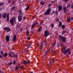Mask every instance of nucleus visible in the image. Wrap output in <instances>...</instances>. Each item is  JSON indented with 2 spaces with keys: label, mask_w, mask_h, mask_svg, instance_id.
Masks as SVG:
<instances>
[{
  "label": "nucleus",
  "mask_w": 73,
  "mask_h": 73,
  "mask_svg": "<svg viewBox=\"0 0 73 73\" xmlns=\"http://www.w3.org/2000/svg\"><path fill=\"white\" fill-rule=\"evenodd\" d=\"M12 64V62L9 63H8V66H10Z\"/></svg>",
  "instance_id": "nucleus-30"
},
{
  "label": "nucleus",
  "mask_w": 73,
  "mask_h": 73,
  "mask_svg": "<svg viewBox=\"0 0 73 73\" xmlns=\"http://www.w3.org/2000/svg\"><path fill=\"white\" fill-rule=\"evenodd\" d=\"M12 4H15V2L14 1H13L12 3Z\"/></svg>",
  "instance_id": "nucleus-43"
},
{
  "label": "nucleus",
  "mask_w": 73,
  "mask_h": 73,
  "mask_svg": "<svg viewBox=\"0 0 73 73\" xmlns=\"http://www.w3.org/2000/svg\"><path fill=\"white\" fill-rule=\"evenodd\" d=\"M28 31H29V30H27V31L26 34L27 35V36H28V35H29V32H28Z\"/></svg>",
  "instance_id": "nucleus-27"
},
{
  "label": "nucleus",
  "mask_w": 73,
  "mask_h": 73,
  "mask_svg": "<svg viewBox=\"0 0 73 73\" xmlns=\"http://www.w3.org/2000/svg\"><path fill=\"white\" fill-rule=\"evenodd\" d=\"M16 18L15 17H13L10 20V23L12 25V26H13L15 25L14 23H16Z\"/></svg>",
  "instance_id": "nucleus-3"
},
{
  "label": "nucleus",
  "mask_w": 73,
  "mask_h": 73,
  "mask_svg": "<svg viewBox=\"0 0 73 73\" xmlns=\"http://www.w3.org/2000/svg\"><path fill=\"white\" fill-rule=\"evenodd\" d=\"M40 4L41 5H44V2L43 1H42L41 2H40Z\"/></svg>",
  "instance_id": "nucleus-28"
},
{
  "label": "nucleus",
  "mask_w": 73,
  "mask_h": 73,
  "mask_svg": "<svg viewBox=\"0 0 73 73\" xmlns=\"http://www.w3.org/2000/svg\"><path fill=\"white\" fill-rule=\"evenodd\" d=\"M63 10L64 13H66L67 10V8H66V6H64L63 7Z\"/></svg>",
  "instance_id": "nucleus-9"
},
{
  "label": "nucleus",
  "mask_w": 73,
  "mask_h": 73,
  "mask_svg": "<svg viewBox=\"0 0 73 73\" xmlns=\"http://www.w3.org/2000/svg\"><path fill=\"white\" fill-rule=\"evenodd\" d=\"M4 30H6L7 31V32H10L11 30V28L9 27H6L3 29Z\"/></svg>",
  "instance_id": "nucleus-7"
},
{
  "label": "nucleus",
  "mask_w": 73,
  "mask_h": 73,
  "mask_svg": "<svg viewBox=\"0 0 73 73\" xmlns=\"http://www.w3.org/2000/svg\"><path fill=\"white\" fill-rule=\"evenodd\" d=\"M29 48V47H28L27 48H26V49H28V48Z\"/></svg>",
  "instance_id": "nucleus-60"
},
{
  "label": "nucleus",
  "mask_w": 73,
  "mask_h": 73,
  "mask_svg": "<svg viewBox=\"0 0 73 73\" xmlns=\"http://www.w3.org/2000/svg\"><path fill=\"white\" fill-rule=\"evenodd\" d=\"M23 63L25 65H27V64L29 65L30 64V61H26L24 60L23 61Z\"/></svg>",
  "instance_id": "nucleus-8"
},
{
  "label": "nucleus",
  "mask_w": 73,
  "mask_h": 73,
  "mask_svg": "<svg viewBox=\"0 0 73 73\" xmlns=\"http://www.w3.org/2000/svg\"><path fill=\"white\" fill-rule=\"evenodd\" d=\"M40 25H39V27H40Z\"/></svg>",
  "instance_id": "nucleus-64"
},
{
  "label": "nucleus",
  "mask_w": 73,
  "mask_h": 73,
  "mask_svg": "<svg viewBox=\"0 0 73 73\" xmlns=\"http://www.w3.org/2000/svg\"><path fill=\"white\" fill-rule=\"evenodd\" d=\"M10 36H9L7 35L6 36V41L7 42L9 41V38Z\"/></svg>",
  "instance_id": "nucleus-10"
},
{
  "label": "nucleus",
  "mask_w": 73,
  "mask_h": 73,
  "mask_svg": "<svg viewBox=\"0 0 73 73\" xmlns=\"http://www.w3.org/2000/svg\"><path fill=\"white\" fill-rule=\"evenodd\" d=\"M68 15H70V14H69V13H68Z\"/></svg>",
  "instance_id": "nucleus-62"
},
{
  "label": "nucleus",
  "mask_w": 73,
  "mask_h": 73,
  "mask_svg": "<svg viewBox=\"0 0 73 73\" xmlns=\"http://www.w3.org/2000/svg\"><path fill=\"white\" fill-rule=\"evenodd\" d=\"M19 69V67H16V68H15V70L16 71H17Z\"/></svg>",
  "instance_id": "nucleus-34"
},
{
  "label": "nucleus",
  "mask_w": 73,
  "mask_h": 73,
  "mask_svg": "<svg viewBox=\"0 0 73 73\" xmlns=\"http://www.w3.org/2000/svg\"><path fill=\"white\" fill-rule=\"evenodd\" d=\"M3 56L4 57H7L8 56V54L7 53H4V54L3 55Z\"/></svg>",
  "instance_id": "nucleus-19"
},
{
  "label": "nucleus",
  "mask_w": 73,
  "mask_h": 73,
  "mask_svg": "<svg viewBox=\"0 0 73 73\" xmlns=\"http://www.w3.org/2000/svg\"><path fill=\"white\" fill-rule=\"evenodd\" d=\"M16 39V35H15L13 39V41H15V40Z\"/></svg>",
  "instance_id": "nucleus-24"
},
{
  "label": "nucleus",
  "mask_w": 73,
  "mask_h": 73,
  "mask_svg": "<svg viewBox=\"0 0 73 73\" xmlns=\"http://www.w3.org/2000/svg\"><path fill=\"white\" fill-rule=\"evenodd\" d=\"M44 35L46 37H47L49 35V31H48L46 30L44 32Z\"/></svg>",
  "instance_id": "nucleus-5"
},
{
  "label": "nucleus",
  "mask_w": 73,
  "mask_h": 73,
  "mask_svg": "<svg viewBox=\"0 0 73 73\" xmlns=\"http://www.w3.org/2000/svg\"><path fill=\"white\" fill-rule=\"evenodd\" d=\"M54 2H55V1H52L51 2V3L52 4V3H54Z\"/></svg>",
  "instance_id": "nucleus-47"
},
{
  "label": "nucleus",
  "mask_w": 73,
  "mask_h": 73,
  "mask_svg": "<svg viewBox=\"0 0 73 73\" xmlns=\"http://www.w3.org/2000/svg\"><path fill=\"white\" fill-rule=\"evenodd\" d=\"M59 47H60V46L59 45V44H58V48H59Z\"/></svg>",
  "instance_id": "nucleus-56"
},
{
  "label": "nucleus",
  "mask_w": 73,
  "mask_h": 73,
  "mask_svg": "<svg viewBox=\"0 0 73 73\" xmlns=\"http://www.w3.org/2000/svg\"><path fill=\"white\" fill-rule=\"evenodd\" d=\"M42 22L40 23V25H41V24H42Z\"/></svg>",
  "instance_id": "nucleus-57"
},
{
  "label": "nucleus",
  "mask_w": 73,
  "mask_h": 73,
  "mask_svg": "<svg viewBox=\"0 0 73 73\" xmlns=\"http://www.w3.org/2000/svg\"><path fill=\"white\" fill-rule=\"evenodd\" d=\"M68 23H69L70 21V19L69 18H68L67 19Z\"/></svg>",
  "instance_id": "nucleus-25"
},
{
  "label": "nucleus",
  "mask_w": 73,
  "mask_h": 73,
  "mask_svg": "<svg viewBox=\"0 0 73 73\" xmlns=\"http://www.w3.org/2000/svg\"><path fill=\"white\" fill-rule=\"evenodd\" d=\"M57 13H58V12L57 11H55V14H57Z\"/></svg>",
  "instance_id": "nucleus-51"
},
{
  "label": "nucleus",
  "mask_w": 73,
  "mask_h": 73,
  "mask_svg": "<svg viewBox=\"0 0 73 73\" xmlns=\"http://www.w3.org/2000/svg\"><path fill=\"white\" fill-rule=\"evenodd\" d=\"M30 38H31L29 37H28L27 38V40H30Z\"/></svg>",
  "instance_id": "nucleus-42"
},
{
  "label": "nucleus",
  "mask_w": 73,
  "mask_h": 73,
  "mask_svg": "<svg viewBox=\"0 0 73 73\" xmlns=\"http://www.w3.org/2000/svg\"><path fill=\"white\" fill-rule=\"evenodd\" d=\"M31 33H34V31H31Z\"/></svg>",
  "instance_id": "nucleus-45"
},
{
  "label": "nucleus",
  "mask_w": 73,
  "mask_h": 73,
  "mask_svg": "<svg viewBox=\"0 0 73 73\" xmlns=\"http://www.w3.org/2000/svg\"><path fill=\"white\" fill-rule=\"evenodd\" d=\"M23 20H25V19H26V17L25 16H24L23 17Z\"/></svg>",
  "instance_id": "nucleus-39"
},
{
  "label": "nucleus",
  "mask_w": 73,
  "mask_h": 73,
  "mask_svg": "<svg viewBox=\"0 0 73 73\" xmlns=\"http://www.w3.org/2000/svg\"><path fill=\"white\" fill-rule=\"evenodd\" d=\"M15 8H16V6H14L13 7H12L10 10L11 12H12V11H14V10L15 9Z\"/></svg>",
  "instance_id": "nucleus-16"
},
{
  "label": "nucleus",
  "mask_w": 73,
  "mask_h": 73,
  "mask_svg": "<svg viewBox=\"0 0 73 73\" xmlns=\"http://www.w3.org/2000/svg\"><path fill=\"white\" fill-rule=\"evenodd\" d=\"M35 18V16H33L32 18V19H34Z\"/></svg>",
  "instance_id": "nucleus-58"
},
{
  "label": "nucleus",
  "mask_w": 73,
  "mask_h": 73,
  "mask_svg": "<svg viewBox=\"0 0 73 73\" xmlns=\"http://www.w3.org/2000/svg\"><path fill=\"white\" fill-rule=\"evenodd\" d=\"M56 44V43L55 42H54V44H53V46H54V45H55V44Z\"/></svg>",
  "instance_id": "nucleus-52"
},
{
  "label": "nucleus",
  "mask_w": 73,
  "mask_h": 73,
  "mask_svg": "<svg viewBox=\"0 0 73 73\" xmlns=\"http://www.w3.org/2000/svg\"><path fill=\"white\" fill-rule=\"evenodd\" d=\"M0 58H3V56L1 55H0Z\"/></svg>",
  "instance_id": "nucleus-55"
},
{
  "label": "nucleus",
  "mask_w": 73,
  "mask_h": 73,
  "mask_svg": "<svg viewBox=\"0 0 73 73\" xmlns=\"http://www.w3.org/2000/svg\"><path fill=\"white\" fill-rule=\"evenodd\" d=\"M51 27H52V28H53L54 27V25L53 24H51Z\"/></svg>",
  "instance_id": "nucleus-31"
},
{
  "label": "nucleus",
  "mask_w": 73,
  "mask_h": 73,
  "mask_svg": "<svg viewBox=\"0 0 73 73\" xmlns=\"http://www.w3.org/2000/svg\"><path fill=\"white\" fill-rule=\"evenodd\" d=\"M59 27H61V26H62V22L59 21Z\"/></svg>",
  "instance_id": "nucleus-22"
},
{
  "label": "nucleus",
  "mask_w": 73,
  "mask_h": 73,
  "mask_svg": "<svg viewBox=\"0 0 73 73\" xmlns=\"http://www.w3.org/2000/svg\"><path fill=\"white\" fill-rule=\"evenodd\" d=\"M62 7L60 6H58V12H60V11H62Z\"/></svg>",
  "instance_id": "nucleus-12"
},
{
  "label": "nucleus",
  "mask_w": 73,
  "mask_h": 73,
  "mask_svg": "<svg viewBox=\"0 0 73 73\" xmlns=\"http://www.w3.org/2000/svg\"><path fill=\"white\" fill-rule=\"evenodd\" d=\"M51 12V9L50 8H48L46 10V12L44 13V16H46V15H49V14Z\"/></svg>",
  "instance_id": "nucleus-4"
},
{
  "label": "nucleus",
  "mask_w": 73,
  "mask_h": 73,
  "mask_svg": "<svg viewBox=\"0 0 73 73\" xmlns=\"http://www.w3.org/2000/svg\"><path fill=\"white\" fill-rule=\"evenodd\" d=\"M58 38L59 40H61L63 42H66V38L65 36H63L60 35H59Z\"/></svg>",
  "instance_id": "nucleus-2"
},
{
  "label": "nucleus",
  "mask_w": 73,
  "mask_h": 73,
  "mask_svg": "<svg viewBox=\"0 0 73 73\" xmlns=\"http://www.w3.org/2000/svg\"><path fill=\"white\" fill-rule=\"evenodd\" d=\"M14 56L15 57V58H17V54H15L14 55Z\"/></svg>",
  "instance_id": "nucleus-38"
},
{
  "label": "nucleus",
  "mask_w": 73,
  "mask_h": 73,
  "mask_svg": "<svg viewBox=\"0 0 73 73\" xmlns=\"http://www.w3.org/2000/svg\"><path fill=\"white\" fill-rule=\"evenodd\" d=\"M71 20H72L73 19V18L72 17H71Z\"/></svg>",
  "instance_id": "nucleus-59"
},
{
  "label": "nucleus",
  "mask_w": 73,
  "mask_h": 73,
  "mask_svg": "<svg viewBox=\"0 0 73 73\" xmlns=\"http://www.w3.org/2000/svg\"><path fill=\"white\" fill-rule=\"evenodd\" d=\"M64 1L65 3H66L67 1H69V0H64Z\"/></svg>",
  "instance_id": "nucleus-40"
},
{
  "label": "nucleus",
  "mask_w": 73,
  "mask_h": 73,
  "mask_svg": "<svg viewBox=\"0 0 73 73\" xmlns=\"http://www.w3.org/2000/svg\"><path fill=\"white\" fill-rule=\"evenodd\" d=\"M49 50H50V49H48V50H47L46 52H45V56L46 57H47V56H48V52H49Z\"/></svg>",
  "instance_id": "nucleus-11"
},
{
  "label": "nucleus",
  "mask_w": 73,
  "mask_h": 73,
  "mask_svg": "<svg viewBox=\"0 0 73 73\" xmlns=\"http://www.w3.org/2000/svg\"><path fill=\"white\" fill-rule=\"evenodd\" d=\"M1 54H3V51H1Z\"/></svg>",
  "instance_id": "nucleus-50"
},
{
  "label": "nucleus",
  "mask_w": 73,
  "mask_h": 73,
  "mask_svg": "<svg viewBox=\"0 0 73 73\" xmlns=\"http://www.w3.org/2000/svg\"><path fill=\"white\" fill-rule=\"evenodd\" d=\"M42 29V27L41 26L40 28H39L38 29V32H41V29Z\"/></svg>",
  "instance_id": "nucleus-18"
},
{
  "label": "nucleus",
  "mask_w": 73,
  "mask_h": 73,
  "mask_svg": "<svg viewBox=\"0 0 73 73\" xmlns=\"http://www.w3.org/2000/svg\"><path fill=\"white\" fill-rule=\"evenodd\" d=\"M54 54H55V53H56V50H54Z\"/></svg>",
  "instance_id": "nucleus-46"
},
{
  "label": "nucleus",
  "mask_w": 73,
  "mask_h": 73,
  "mask_svg": "<svg viewBox=\"0 0 73 73\" xmlns=\"http://www.w3.org/2000/svg\"><path fill=\"white\" fill-rule=\"evenodd\" d=\"M71 51V50H70V51H68L67 52V53H68V54H69V55H70L71 54V52H70Z\"/></svg>",
  "instance_id": "nucleus-23"
},
{
  "label": "nucleus",
  "mask_w": 73,
  "mask_h": 73,
  "mask_svg": "<svg viewBox=\"0 0 73 73\" xmlns=\"http://www.w3.org/2000/svg\"><path fill=\"white\" fill-rule=\"evenodd\" d=\"M22 13H23V12L21 11V10H19V15H22Z\"/></svg>",
  "instance_id": "nucleus-21"
},
{
  "label": "nucleus",
  "mask_w": 73,
  "mask_h": 73,
  "mask_svg": "<svg viewBox=\"0 0 73 73\" xmlns=\"http://www.w3.org/2000/svg\"><path fill=\"white\" fill-rule=\"evenodd\" d=\"M40 49H41V50H42V52H43V50H42V47L43 46V45H43V44H42V42L40 43Z\"/></svg>",
  "instance_id": "nucleus-15"
},
{
  "label": "nucleus",
  "mask_w": 73,
  "mask_h": 73,
  "mask_svg": "<svg viewBox=\"0 0 73 73\" xmlns=\"http://www.w3.org/2000/svg\"><path fill=\"white\" fill-rule=\"evenodd\" d=\"M62 29H65V25H62Z\"/></svg>",
  "instance_id": "nucleus-35"
},
{
  "label": "nucleus",
  "mask_w": 73,
  "mask_h": 73,
  "mask_svg": "<svg viewBox=\"0 0 73 73\" xmlns=\"http://www.w3.org/2000/svg\"><path fill=\"white\" fill-rule=\"evenodd\" d=\"M31 73H33V72H31Z\"/></svg>",
  "instance_id": "nucleus-63"
},
{
  "label": "nucleus",
  "mask_w": 73,
  "mask_h": 73,
  "mask_svg": "<svg viewBox=\"0 0 73 73\" xmlns=\"http://www.w3.org/2000/svg\"><path fill=\"white\" fill-rule=\"evenodd\" d=\"M55 13V12H54V10H53V11H52V13Z\"/></svg>",
  "instance_id": "nucleus-54"
},
{
  "label": "nucleus",
  "mask_w": 73,
  "mask_h": 73,
  "mask_svg": "<svg viewBox=\"0 0 73 73\" xmlns=\"http://www.w3.org/2000/svg\"><path fill=\"white\" fill-rule=\"evenodd\" d=\"M70 7V5L69 4H68L67 5V7H68V8H69Z\"/></svg>",
  "instance_id": "nucleus-41"
},
{
  "label": "nucleus",
  "mask_w": 73,
  "mask_h": 73,
  "mask_svg": "<svg viewBox=\"0 0 73 73\" xmlns=\"http://www.w3.org/2000/svg\"><path fill=\"white\" fill-rule=\"evenodd\" d=\"M65 33H66V31H63L62 33V35H64Z\"/></svg>",
  "instance_id": "nucleus-33"
},
{
  "label": "nucleus",
  "mask_w": 73,
  "mask_h": 73,
  "mask_svg": "<svg viewBox=\"0 0 73 73\" xmlns=\"http://www.w3.org/2000/svg\"><path fill=\"white\" fill-rule=\"evenodd\" d=\"M63 45V43H61L60 44V46H62V45Z\"/></svg>",
  "instance_id": "nucleus-44"
},
{
  "label": "nucleus",
  "mask_w": 73,
  "mask_h": 73,
  "mask_svg": "<svg viewBox=\"0 0 73 73\" xmlns=\"http://www.w3.org/2000/svg\"><path fill=\"white\" fill-rule=\"evenodd\" d=\"M67 48V47L66 46H64L61 49V50H63L62 52L63 54H67V52L68 51H69L70 50V48H67L66 50V49Z\"/></svg>",
  "instance_id": "nucleus-1"
},
{
  "label": "nucleus",
  "mask_w": 73,
  "mask_h": 73,
  "mask_svg": "<svg viewBox=\"0 0 73 73\" xmlns=\"http://www.w3.org/2000/svg\"><path fill=\"white\" fill-rule=\"evenodd\" d=\"M34 27H35V26L33 25H32V27H31V29H33V28H34Z\"/></svg>",
  "instance_id": "nucleus-36"
},
{
  "label": "nucleus",
  "mask_w": 73,
  "mask_h": 73,
  "mask_svg": "<svg viewBox=\"0 0 73 73\" xmlns=\"http://www.w3.org/2000/svg\"><path fill=\"white\" fill-rule=\"evenodd\" d=\"M36 24H38V22H36V23H35V24L33 25L35 26V25H36Z\"/></svg>",
  "instance_id": "nucleus-37"
},
{
  "label": "nucleus",
  "mask_w": 73,
  "mask_h": 73,
  "mask_svg": "<svg viewBox=\"0 0 73 73\" xmlns=\"http://www.w3.org/2000/svg\"><path fill=\"white\" fill-rule=\"evenodd\" d=\"M9 14H8L7 15V22H9Z\"/></svg>",
  "instance_id": "nucleus-14"
},
{
  "label": "nucleus",
  "mask_w": 73,
  "mask_h": 73,
  "mask_svg": "<svg viewBox=\"0 0 73 73\" xmlns=\"http://www.w3.org/2000/svg\"><path fill=\"white\" fill-rule=\"evenodd\" d=\"M4 3H3V2H1L0 3V6L4 5Z\"/></svg>",
  "instance_id": "nucleus-32"
},
{
  "label": "nucleus",
  "mask_w": 73,
  "mask_h": 73,
  "mask_svg": "<svg viewBox=\"0 0 73 73\" xmlns=\"http://www.w3.org/2000/svg\"><path fill=\"white\" fill-rule=\"evenodd\" d=\"M9 55L10 57H15V55L14 54V53L13 52H10L9 54Z\"/></svg>",
  "instance_id": "nucleus-6"
},
{
  "label": "nucleus",
  "mask_w": 73,
  "mask_h": 73,
  "mask_svg": "<svg viewBox=\"0 0 73 73\" xmlns=\"http://www.w3.org/2000/svg\"><path fill=\"white\" fill-rule=\"evenodd\" d=\"M21 68H23V66H21Z\"/></svg>",
  "instance_id": "nucleus-61"
},
{
  "label": "nucleus",
  "mask_w": 73,
  "mask_h": 73,
  "mask_svg": "<svg viewBox=\"0 0 73 73\" xmlns=\"http://www.w3.org/2000/svg\"><path fill=\"white\" fill-rule=\"evenodd\" d=\"M51 6V4H49L48 5V7H50V6Z\"/></svg>",
  "instance_id": "nucleus-53"
},
{
  "label": "nucleus",
  "mask_w": 73,
  "mask_h": 73,
  "mask_svg": "<svg viewBox=\"0 0 73 73\" xmlns=\"http://www.w3.org/2000/svg\"><path fill=\"white\" fill-rule=\"evenodd\" d=\"M18 18L19 21H21V20H22V19H21V15L18 16Z\"/></svg>",
  "instance_id": "nucleus-13"
},
{
  "label": "nucleus",
  "mask_w": 73,
  "mask_h": 73,
  "mask_svg": "<svg viewBox=\"0 0 73 73\" xmlns=\"http://www.w3.org/2000/svg\"><path fill=\"white\" fill-rule=\"evenodd\" d=\"M56 21H57V22H58V21H60V20L58 18H56Z\"/></svg>",
  "instance_id": "nucleus-29"
},
{
  "label": "nucleus",
  "mask_w": 73,
  "mask_h": 73,
  "mask_svg": "<svg viewBox=\"0 0 73 73\" xmlns=\"http://www.w3.org/2000/svg\"><path fill=\"white\" fill-rule=\"evenodd\" d=\"M7 13H4L3 15V17L4 18V19H5L6 18V16H7Z\"/></svg>",
  "instance_id": "nucleus-17"
},
{
  "label": "nucleus",
  "mask_w": 73,
  "mask_h": 73,
  "mask_svg": "<svg viewBox=\"0 0 73 73\" xmlns=\"http://www.w3.org/2000/svg\"><path fill=\"white\" fill-rule=\"evenodd\" d=\"M29 8H30V6H28L26 8V10H29Z\"/></svg>",
  "instance_id": "nucleus-26"
},
{
  "label": "nucleus",
  "mask_w": 73,
  "mask_h": 73,
  "mask_svg": "<svg viewBox=\"0 0 73 73\" xmlns=\"http://www.w3.org/2000/svg\"><path fill=\"white\" fill-rule=\"evenodd\" d=\"M8 1V3H11V0H9Z\"/></svg>",
  "instance_id": "nucleus-49"
},
{
  "label": "nucleus",
  "mask_w": 73,
  "mask_h": 73,
  "mask_svg": "<svg viewBox=\"0 0 73 73\" xmlns=\"http://www.w3.org/2000/svg\"><path fill=\"white\" fill-rule=\"evenodd\" d=\"M54 59L53 58H52L51 59V61H50V63L51 64V63H52V64H53V62H54Z\"/></svg>",
  "instance_id": "nucleus-20"
},
{
  "label": "nucleus",
  "mask_w": 73,
  "mask_h": 73,
  "mask_svg": "<svg viewBox=\"0 0 73 73\" xmlns=\"http://www.w3.org/2000/svg\"><path fill=\"white\" fill-rule=\"evenodd\" d=\"M13 64L14 65H15V61H14L13 62Z\"/></svg>",
  "instance_id": "nucleus-48"
}]
</instances>
